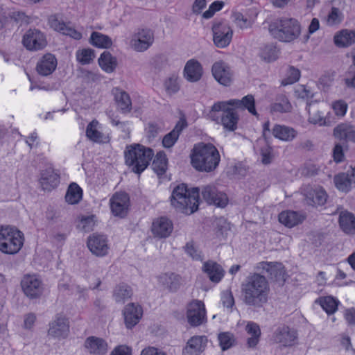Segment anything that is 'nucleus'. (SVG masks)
<instances>
[{
    "mask_svg": "<svg viewBox=\"0 0 355 355\" xmlns=\"http://www.w3.org/2000/svg\"><path fill=\"white\" fill-rule=\"evenodd\" d=\"M235 108H245L252 115L258 116L254 96L247 95L241 100L231 99L214 103L207 114V117L216 124L222 125L225 130L232 132L237 129L239 121Z\"/></svg>",
    "mask_w": 355,
    "mask_h": 355,
    "instance_id": "1",
    "label": "nucleus"
},
{
    "mask_svg": "<svg viewBox=\"0 0 355 355\" xmlns=\"http://www.w3.org/2000/svg\"><path fill=\"white\" fill-rule=\"evenodd\" d=\"M241 292L245 305L259 309L268 301L270 287L263 275L254 273L242 284Z\"/></svg>",
    "mask_w": 355,
    "mask_h": 355,
    "instance_id": "2",
    "label": "nucleus"
},
{
    "mask_svg": "<svg viewBox=\"0 0 355 355\" xmlns=\"http://www.w3.org/2000/svg\"><path fill=\"white\" fill-rule=\"evenodd\" d=\"M220 160L219 152L211 144H198L194 146L191 154V165L198 171H214L218 166Z\"/></svg>",
    "mask_w": 355,
    "mask_h": 355,
    "instance_id": "3",
    "label": "nucleus"
},
{
    "mask_svg": "<svg viewBox=\"0 0 355 355\" xmlns=\"http://www.w3.org/2000/svg\"><path fill=\"white\" fill-rule=\"evenodd\" d=\"M199 195L198 188L189 190L184 184H180L172 192L171 205L184 214H191L198 209Z\"/></svg>",
    "mask_w": 355,
    "mask_h": 355,
    "instance_id": "4",
    "label": "nucleus"
},
{
    "mask_svg": "<svg viewBox=\"0 0 355 355\" xmlns=\"http://www.w3.org/2000/svg\"><path fill=\"white\" fill-rule=\"evenodd\" d=\"M270 35L282 42H291L301 34V25L294 18L282 17L272 21L268 26Z\"/></svg>",
    "mask_w": 355,
    "mask_h": 355,
    "instance_id": "5",
    "label": "nucleus"
},
{
    "mask_svg": "<svg viewBox=\"0 0 355 355\" xmlns=\"http://www.w3.org/2000/svg\"><path fill=\"white\" fill-rule=\"evenodd\" d=\"M154 153L150 148L140 144L127 146L125 151V163L132 167L133 172L140 174L148 166Z\"/></svg>",
    "mask_w": 355,
    "mask_h": 355,
    "instance_id": "6",
    "label": "nucleus"
},
{
    "mask_svg": "<svg viewBox=\"0 0 355 355\" xmlns=\"http://www.w3.org/2000/svg\"><path fill=\"white\" fill-rule=\"evenodd\" d=\"M24 234L10 225L0 226V251L6 254H17L24 245Z\"/></svg>",
    "mask_w": 355,
    "mask_h": 355,
    "instance_id": "7",
    "label": "nucleus"
},
{
    "mask_svg": "<svg viewBox=\"0 0 355 355\" xmlns=\"http://www.w3.org/2000/svg\"><path fill=\"white\" fill-rule=\"evenodd\" d=\"M22 44L27 50L37 51L44 49L47 45V41L45 35L41 31L30 28L24 33Z\"/></svg>",
    "mask_w": 355,
    "mask_h": 355,
    "instance_id": "8",
    "label": "nucleus"
},
{
    "mask_svg": "<svg viewBox=\"0 0 355 355\" xmlns=\"http://www.w3.org/2000/svg\"><path fill=\"white\" fill-rule=\"evenodd\" d=\"M187 318L193 327L200 326L206 322V310L202 301L193 300L187 304Z\"/></svg>",
    "mask_w": 355,
    "mask_h": 355,
    "instance_id": "9",
    "label": "nucleus"
},
{
    "mask_svg": "<svg viewBox=\"0 0 355 355\" xmlns=\"http://www.w3.org/2000/svg\"><path fill=\"white\" fill-rule=\"evenodd\" d=\"M24 293L30 299L39 298L43 293L42 280L35 275H26L21 281Z\"/></svg>",
    "mask_w": 355,
    "mask_h": 355,
    "instance_id": "10",
    "label": "nucleus"
},
{
    "mask_svg": "<svg viewBox=\"0 0 355 355\" xmlns=\"http://www.w3.org/2000/svg\"><path fill=\"white\" fill-rule=\"evenodd\" d=\"M153 42L154 32L150 28H139L130 41L132 47L138 52L146 51Z\"/></svg>",
    "mask_w": 355,
    "mask_h": 355,
    "instance_id": "11",
    "label": "nucleus"
},
{
    "mask_svg": "<svg viewBox=\"0 0 355 355\" xmlns=\"http://www.w3.org/2000/svg\"><path fill=\"white\" fill-rule=\"evenodd\" d=\"M272 338L275 343L279 344L282 347H292L297 343V332L293 328L282 325L275 329Z\"/></svg>",
    "mask_w": 355,
    "mask_h": 355,
    "instance_id": "12",
    "label": "nucleus"
},
{
    "mask_svg": "<svg viewBox=\"0 0 355 355\" xmlns=\"http://www.w3.org/2000/svg\"><path fill=\"white\" fill-rule=\"evenodd\" d=\"M213 41L218 48L227 46L232 39L233 31L230 26L223 22L214 24L212 27Z\"/></svg>",
    "mask_w": 355,
    "mask_h": 355,
    "instance_id": "13",
    "label": "nucleus"
},
{
    "mask_svg": "<svg viewBox=\"0 0 355 355\" xmlns=\"http://www.w3.org/2000/svg\"><path fill=\"white\" fill-rule=\"evenodd\" d=\"M87 246L92 254L98 257L107 255L110 250L107 237L95 233L87 238Z\"/></svg>",
    "mask_w": 355,
    "mask_h": 355,
    "instance_id": "14",
    "label": "nucleus"
},
{
    "mask_svg": "<svg viewBox=\"0 0 355 355\" xmlns=\"http://www.w3.org/2000/svg\"><path fill=\"white\" fill-rule=\"evenodd\" d=\"M69 333V322L68 319L60 315L55 316L50 322L48 336L58 340L66 338Z\"/></svg>",
    "mask_w": 355,
    "mask_h": 355,
    "instance_id": "15",
    "label": "nucleus"
},
{
    "mask_svg": "<svg viewBox=\"0 0 355 355\" xmlns=\"http://www.w3.org/2000/svg\"><path fill=\"white\" fill-rule=\"evenodd\" d=\"M112 214L116 216H125L130 205L128 195L125 192L115 193L110 200Z\"/></svg>",
    "mask_w": 355,
    "mask_h": 355,
    "instance_id": "16",
    "label": "nucleus"
},
{
    "mask_svg": "<svg viewBox=\"0 0 355 355\" xmlns=\"http://www.w3.org/2000/svg\"><path fill=\"white\" fill-rule=\"evenodd\" d=\"M203 198L209 204H213L219 207H224L228 202V198L223 192L218 191L214 186L207 185L202 191Z\"/></svg>",
    "mask_w": 355,
    "mask_h": 355,
    "instance_id": "17",
    "label": "nucleus"
},
{
    "mask_svg": "<svg viewBox=\"0 0 355 355\" xmlns=\"http://www.w3.org/2000/svg\"><path fill=\"white\" fill-rule=\"evenodd\" d=\"M58 60L55 56L50 53L42 55L37 62L36 71L42 76L52 74L56 69Z\"/></svg>",
    "mask_w": 355,
    "mask_h": 355,
    "instance_id": "18",
    "label": "nucleus"
},
{
    "mask_svg": "<svg viewBox=\"0 0 355 355\" xmlns=\"http://www.w3.org/2000/svg\"><path fill=\"white\" fill-rule=\"evenodd\" d=\"M143 315V309L139 304L135 303L128 304L123 310L125 324L127 328L135 327Z\"/></svg>",
    "mask_w": 355,
    "mask_h": 355,
    "instance_id": "19",
    "label": "nucleus"
},
{
    "mask_svg": "<svg viewBox=\"0 0 355 355\" xmlns=\"http://www.w3.org/2000/svg\"><path fill=\"white\" fill-rule=\"evenodd\" d=\"M173 229L172 222L165 217H160L153 220L151 226L153 235L159 239L170 236Z\"/></svg>",
    "mask_w": 355,
    "mask_h": 355,
    "instance_id": "20",
    "label": "nucleus"
},
{
    "mask_svg": "<svg viewBox=\"0 0 355 355\" xmlns=\"http://www.w3.org/2000/svg\"><path fill=\"white\" fill-rule=\"evenodd\" d=\"M212 74L220 85L228 87L230 85L232 80V75L230 69L225 64V62H216L211 68Z\"/></svg>",
    "mask_w": 355,
    "mask_h": 355,
    "instance_id": "21",
    "label": "nucleus"
},
{
    "mask_svg": "<svg viewBox=\"0 0 355 355\" xmlns=\"http://www.w3.org/2000/svg\"><path fill=\"white\" fill-rule=\"evenodd\" d=\"M207 343V338L205 336H194L187 343L183 349L184 355H200L204 351Z\"/></svg>",
    "mask_w": 355,
    "mask_h": 355,
    "instance_id": "22",
    "label": "nucleus"
},
{
    "mask_svg": "<svg viewBox=\"0 0 355 355\" xmlns=\"http://www.w3.org/2000/svg\"><path fill=\"white\" fill-rule=\"evenodd\" d=\"M334 136L345 143H355V125L349 123H341L334 129Z\"/></svg>",
    "mask_w": 355,
    "mask_h": 355,
    "instance_id": "23",
    "label": "nucleus"
},
{
    "mask_svg": "<svg viewBox=\"0 0 355 355\" xmlns=\"http://www.w3.org/2000/svg\"><path fill=\"white\" fill-rule=\"evenodd\" d=\"M183 74L187 80L197 82L202 76V67L197 60H189L184 66Z\"/></svg>",
    "mask_w": 355,
    "mask_h": 355,
    "instance_id": "24",
    "label": "nucleus"
},
{
    "mask_svg": "<svg viewBox=\"0 0 355 355\" xmlns=\"http://www.w3.org/2000/svg\"><path fill=\"white\" fill-rule=\"evenodd\" d=\"M306 203L312 205H322L327 201V195L322 188L306 187L304 189Z\"/></svg>",
    "mask_w": 355,
    "mask_h": 355,
    "instance_id": "25",
    "label": "nucleus"
},
{
    "mask_svg": "<svg viewBox=\"0 0 355 355\" xmlns=\"http://www.w3.org/2000/svg\"><path fill=\"white\" fill-rule=\"evenodd\" d=\"M87 137L96 143H107L110 141V137L101 131V125L98 121L93 120L87 126Z\"/></svg>",
    "mask_w": 355,
    "mask_h": 355,
    "instance_id": "26",
    "label": "nucleus"
},
{
    "mask_svg": "<svg viewBox=\"0 0 355 355\" xmlns=\"http://www.w3.org/2000/svg\"><path fill=\"white\" fill-rule=\"evenodd\" d=\"M202 270L207 275L209 279L215 283L219 282L224 276V270L221 266L211 260L205 261Z\"/></svg>",
    "mask_w": 355,
    "mask_h": 355,
    "instance_id": "27",
    "label": "nucleus"
},
{
    "mask_svg": "<svg viewBox=\"0 0 355 355\" xmlns=\"http://www.w3.org/2000/svg\"><path fill=\"white\" fill-rule=\"evenodd\" d=\"M85 347L87 351L94 355H103L107 351V345L102 338L90 336L85 343Z\"/></svg>",
    "mask_w": 355,
    "mask_h": 355,
    "instance_id": "28",
    "label": "nucleus"
},
{
    "mask_svg": "<svg viewBox=\"0 0 355 355\" xmlns=\"http://www.w3.org/2000/svg\"><path fill=\"white\" fill-rule=\"evenodd\" d=\"M40 183L43 190L51 191L59 184L60 178L52 169H46L42 172Z\"/></svg>",
    "mask_w": 355,
    "mask_h": 355,
    "instance_id": "29",
    "label": "nucleus"
},
{
    "mask_svg": "<svg viewBox=\"0 0 355 355\" xmlns=\"http://www.w3.org/2000/svg\"><path fill=\"white\" fill-rule=\"evenodd\" d=\"M256 269L266 271L271 277L277 278L284 274V267L281 263L261 261L257 263Z\"/></svg>",
    "mask_w": 355,
    "mask_h": 355,
    "instance_id": "30",
    "label": "nucleus"
},
{
    "mask_svg": "<svg viewBox=\"0 0 355 355\" xmlns=\"http://www.w3.org/2000/svg\"><path fill=\"white\" fill-rule=\"evenodd\" d=\"M245 330L249 338L247 339V345L250 348L255 347L259 342L261 329L259 325L254 322H248Z\"/></svg>",
    "mask_w": 355,
    "mask_h": 355,
    "instance_id": "31",
    "label": "nucleus"
},
{
    "mask_svg": "<svg viewBox=\"0 0 355 355\" xmlns=\"http://www.w3.org/2000/svg\"><path fill=\"white\" fill-rule=\"evenodd\" d=\"M186 126V121L184 119L180 120L173 130L164 137L162 139L163 146L165 148L172 147L177 141L180 132Z\"/></svg>",
    "mask_w": 355,
    "mask_h": 355,
    "instance_id": "32",
    "label": "nucleus"
},
{
    "mask_svg": "<svg viewBox=\"0 0 355 355\" xmlns=\"http://www.w3.org/2000/svg\"><path fill=\"white\" fill-rule=\"evenodd\" d=\"M98 62L100 67L108 73L114 72L118 65L116 58L107 51L101 53L98 60Z\"/></svg>",
    "mask_w": 355,
    "mask_h": 355,
    "instance_id": "33",
    "label": "nucleus"
},
{
    "mask_svg": "<svg viewBox=\"0 0 355 355\" xmlns=\"http://www.w3.org/2000/svg\"><path fill=\"white\" fill-rule=\"evenodd\" d=\"M114 100L117 107L123 114L130 112L132 110V101L129 94L124 90H116L114 94Z\"/></svg>",
    "mask_w": 355,
    "mask_h": 355,
    "instance_id": "34",
    "label": "nucleus"
},
{
    "mask_svg": "<svg viewBox=\"0 0 355 355\" xmlns=\"http://www.w3.org/2000/svg\"><path fill=\"white\" fill-rule=\"evenodd\" d=\"M158 281L163 288L173 291L180 284V277L174 273H165L158 277Z\"/></svg>",
    "mask_w": 355,
    "mask_h": 355,
    "instance_id": "35",
    "label": "nucleus"
},
{
    "mask_svg": "<svg viewBox=\"0 0 355 355\" xmlns=\"http://www.w3.org/2000/svg\"><path fill=\"white\" fill-rule=\"evenodd\" d=\"M279 221L288 227H293L303 221V218L294 211H284L279 214Z\"/></svg>",
    "mask_w": 355,
    "mask_h": 355,
    "instance_id": "36",
    "label": "nucleus"
},
{
    "mask_svg": "<svg viewBox=\"0 0 355 355\" xmlns=\"http://www.w3.org/2000/svg\"><path fill=\"white\" fill-rule=\"evenodd\" d=\"M272 135L280 140L288 141L296 137L297 132L293 128L275 125L272 128Z\"/></svg>",
    "mask_w": 355,
    "mask_h": 355,
    "instance_id": "37",
    "label": "nucleus"
},
{
    "mask_svg": "<svg viewBox=\"0 0 355 355\" xmlns=\"http://www.w3.org/2000/svg\"><path fill=\"white\" fill-rule=\"evenodd\" d=\"M334 42L340 47H347L355 43V31L343 30L334 37Z\"/></svg>",
    "mask_w": 355,
    "mask_h": 355,
    "instance_id": "38",
    "label": "nucleus"
},
{
    "mask_svg": "<svg viewBox=\"0 0 355 355\" xmlns=\"http://www.w3.org/2000/svg\"><path fill=\"white\" fill-rule=\"evenodd\" d=\"M132 293L130 286L121 284L114 288L113 297L116 303L124 304L126 300L131 298Z\"/></svg>",
    "mask_w": 355,
    "mask_h": 355,
    "instance_id": "39",
    "label": "nucleus"
},
{
    "mask_svg": "<svg viewBox=\"0 0 355 355\" xmlns=\"http://www.w3.org/2000/svg\"><path fill=\"white\" fill-rule=\"evenodd\" d=\"M339 224L343 232L347 234H352L355 231V217L349 212L343 211L340 213Z\"/></svg>",
    "mask_w": 355,
    "mask_h": 355,
    "instance_id": "40",
    "label": "nucleus"
},
{
    "mask_svg": "<svg viewBox=\"0 0 355 355\" xmlns=\"http://www.w3.org/2000/svg\"><path fill=\"white\" fill-rule=\"evenodd\" d=\"M82 197V189L76 183H71L69 186L65 195L66 202L70 205H75L80 202Z\"/></svg>",
    "mask_w": 355,
    "mask_h": 355,
    "instance_id": "41",
    "label": "nucleus"
},
{
    "mask_svg": "<svg viewBox=\"0 0 355 355\" xmlns=\"http://www.w3.org/2000/svg\"><path fill=\"white\" fill-rule=\"evenodd\" d=\"M89 40L92 45L98 48L108 49L112 44L109 36L96 31L92 33Z\"/></svg>",
    "mask_w": 355,
    "mask_h": 355,
    "instance_id": "42",
    "label": "nucleus"
},
{
    "mask_svg": "<svg viewBox=\"0 0 355 355\" xmlns=\"http://www.w3.org/2000/svg\"><path fill=\"white\" fill-rule=\"evenodd\" d=\"M168 167V159L166 155L163 152H159L157 153L153 163V170L157 174V175H162L165 173Z\"/></svg>",
    "mask_w": 355,
    "mask_h": 355,
    "instance_id": "43",
    "label": "nucleus"
},
{
    "mask_svg": "<svg viewBox=\"0 0 355 355\" xmlns=\"http://www.w3.org/2000/svg\"><path fill=\"white\" fill-rule=\"evenodd\" d=\"M295 96L306 103L307 106L320 101L322 98L320 92H313L312 90H295Z\"/></svg>",
    "mask_w": 355,
    "mask_h": 355,
    "instance_id": "44",
    "label": "nucleus"
},
{
    "mask_svg": "<svg viewBox=\"0 0 355 355\" xmlns=\"http://www.w3.org/2000/svg\"><path fill=\"white\" fill-rule=\"evenodd\" d=\"M315 302L319 303L322 308L328 314H332L335 313L339 304V301L332 296L320 297Z\"/></svg>",
    "mask_w": 355,
    "mask_h": 355,
    "instance_id": "45",
    "label": "nucleus"
},
{
    "mask_svg": "<svg viewBox=\"0 0 355 355\" xmlns=\"http://www.w3.org/2000/svg\"><path fill=\"white\" fill-rule=\"evenodd\" d=\"M334 183L336 188L343 192H348L352 189V182L349 173H339L334 177Z\"/></svg>",
    "mask_w": 355,
    "mask_h": 355,
    "instance_id": "46",
    "label": "nucleus"
},
{
    "mask_svg": "<svg viewBox=\"0 0 355 355\" xmlns=\"http://www.w3.org/2000/svg\"><path fill=\"white\" fill-rule=\"evenodd\" d=\"M76 59L83 65L92 62L95 58L94 51L92 49H83L76 51Z\"/></svg>",
    "mask_w": 355,
    "mask_h": 355,
    "instance_id": "47",
    "label": "nucleus"
},
{
    "mask_svg": "<svg viewBox=\"0 0 355 355\" xmlns=\"http://www.w3.org/2000/svg\"><path fill=\"white\" fill-rule=\"evenodd\" d=\"M291 109L292 106L286 98H282L279 102L272 103L270 106V111L272 114L289 112Z\"/></svg>",
    "mask_w": 355,
    "mask_h": 355,
    "instance_id": "48",
    "label": "nucleus"
},
{
    "mask_svg": "<svg viewBox=\"0 0 355 355\" xmlns=\"http://www.w3.org/2000/svg\"><path fill=\"white\" fill-rule=\"evenodd\" d=\"M278 51L275 46L267 44L261 49L260 56L267 62L274 61L278 58Z\"/></svg>",
    "mask_w": 355,
    "mask_h": 355,
    "instance_id": "49",
    "label": "nucleus"
},
{
    "mask_svg": "<svg viewBox=\"0 0 355 355\" xmlns=\"http://www.w3.org/2000/svg\"><path fill=\"white\" fill-rule=\"evenodd\" d=\"M300 77V71L299 69L290 67L287 71L286 77L282 80V86H287L296 83Z\"/></svg>",
    "mask_w": 355,
    "mask_h": 355,
    "instance_id": "50",
    "label": "nucleus"
},
{
    "mask_svg": "<svg viewBox=\"0 0 355 355\" xmlns=\"http://www.w3.org/2000/svg\"><path fill=\"white\" fill-rule=\"evenodd\" d=\"M218 340L221 349L224 351L228 349L233 345L234 338L232 334L223 332L218 335Z\"/></svg>",
    "mask_w": 355,
    "mask_h": 355,
    "instance_id": "51",
    "label": "nucleus"
},
{
    "mask_svg": "<svg viewBox=\"0 0 355 355\" xmlns=\"http://www.w3.org/2000/svg\"><path fill=\"white\" fill-rule=\"evenodd\" d=\"M185 252L193 260L202 261V252L198 249L194 245L193 241L187 243L184 247Z\"/></svg>",
    "mask_w": 355,
    "mask_h": 355,
    "instance_id": "52",
    "label": "nucleus"
},
{
    "mask_svg": "<svg viewBox=\"0 0 355 355\" xmlns=\"http://www.w3.org/2000/svg\"><path fill=\"white\" fill-rule=\"evenodd\" d=\"M48 21L51 28L53 30L61 33L66 28V23L58 15H53L49 16Z\"/></svg>",
    "mask_w": 355,
    "mask_h": 355,
    "instance_id": "53",
    "label": "nucleus"
},
{
    "mask_svg": "<svg viewBox=\"0 0 355 355\" xmlns=\"http://www.w3.org/2000/svg\"><path fill=\"white\" fill-rule=\"evenodd\" d=\"M260 155L263 164H268L272 162L273 158L272 149L266 141H263V145L260 149Z\"/></svg>",
    "mask_w": 355,
    "mask_h": 355,
    "instance_id": "54",
    "label": "nucleus"
},
{
    "mask_svg": "<svg viewBox=\"0 0 355 355\" xmlns=\"http://www.w3.org/2000/svg\"><path fill=\"white\" fill-rule=\"evenodd\" d=\"M224 5L225 3L223 1H214L209 6V9L203 13L202 17L205 19H209L212 17L216 12L220 10L223 8Z\"/></svg>",
    "mask_w": 355,
    "mask_h": 355,
    "instance_id": "55",
    "label": "nucleus"
},
{
    "mask_svg": "<svg viewBox=\"0 0 355 355\" xmlns=\"http://www.w3.org/2000/svg\"><path fill=\"white\" fill-rule=\"evenodd\" d=\"M94 225V216H84L81 218L79 223V227L85 232L93 230Z\"/></svg>",
    "mask_w": 355,
    "mask_h": 355,
    "instance_id": "56",
    "label": "nucleus"
},
{
    "mask_svg": "<svg viewBox=\"0 0 355 355\" xmlns=\"http://www.w3.org/2000/svg\"><path fill=\"white\" fill-rule=\"evenodd\" d=\"M342 21V14L338 8L332 7L328 15L327 23L329 25L339 24Z\"/></svg>",
    "mask_w": 355,
    "mask_h": 355,
    "instance_id": "57",
    "label": "nucleus"
},
{
    "mask_svg": "<svg viewBox=\"0 0 355 355\" xmlns=\"http://www.w3.org/2000/svg\"><path fill=\"white\" fill-rule=\"evenodd\" d=\"M334 160L336 163L342 162L345 158L344 146L340 143L336 144L333 149Z\"/></svg>",
    "mask_w": 355,
    "mask_h": 355,
    "instance_id": "58",
    "label": "nucleus"
},
{
    "mask_svg": "<svg viewBox=\"0 0 355 355\" xmlns=\"http://www.w3.org/2000/svg\"><path fill=\"white\" fill-rule=\"evenodd\" d=\"M221 301L224 306L232 308L234 305V299L232 291L230 290L223 291L222 293Z\"/></svg>",
    "mask_w": 355,
    "mask_h": 355,
    "instance_id": "59",
    "label": "nucleus"
},
{
    "mask_svg": "<svg viewBox=\"0 0 355 355\" xmlns=\"http://www.w3.org/2000/svg\"><path fill=\"white\" fill-rule=\"evenodd\" d=\"M332 107L337 116H343L347 112V105L345 101L340 100L334 102Z\"/></svg>",
    "mask_w": 355,
    "mask_h": 355,
    "instance_id": "60",
    "label": "nucleus"
},
{
    "mask_svg": "<svg viewBox=\"0 0 355 355\" xmlns=\"http://www.w3.org/2000/svg\"><path fill=\"white\" fill-rule=\"evenodd\" d=\"M70 23L66 24V28L63 30L61 33L71 38L79 40L82 38V34L79 31H76L74 28L69 26Z\"/></svg>",
    "mask_w": 355,
    "mask_h": 355,
    "instance_id": "61",
    "label": "nucleus"
},
{
    "mask_svg": "<svg viewBox=\"0 0 355 355\" xmlns=\"http://www.w3.org/2000/svg\"><path fill=\"white\" fill-rule=\"evenodd\" d=\"M235 21L238 26L241 28H247L251 26V21L241 12H236L234 15Z\"/></svg>",
    "mask_w": 355,
    "mask_h": 355,
    "instance_id": "62",
    "label": "nucleus"
},
{
    "mask_svg": "<svg viewBox=\"0 0 355 355\" xmlns=\"http://www.w3.org/2000/svg\"><path fill=\"white\" fill-rule=\"evenodd\" d=\"M11 19L14 20L17 24H22L23 23H28V19L24 12L21 11H13L9 14Z\"/></svg>",
    "mask_w": 355,
    "mask_h": 355,
    "instance_id": "63",
    "label": "nucleus"
},
{
    "mask_svg": "<svg viewBox=\"0 0 355 355\" xmlns=\"http://www.w3.org/2000/svg\"><path fill=\"white\" fill-rule=\"evenodd\" d=\"M180 78L175 74L171 75L164 83L166 89H177L180 87Z\"/></svg>",
    "mask_w": 355,
    "mask_h": 355,
    "instance_id": "64",
    "label": "nucleus"
}]
</instances>
